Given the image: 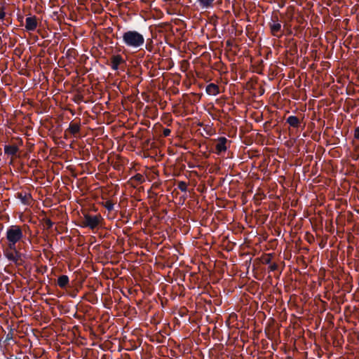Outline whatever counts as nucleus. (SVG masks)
I'll list each match as a JSON object with an SVG mask.
<instances>
[{
  "label": "nucleus",
  "instance_id": "16",
  "mask_svg": "<svg viewBox=\"0 0 359 359\" xmlns=\"http://www.w3.org/2000/svg\"><path fill=\"white\" fill-rule=\"evenodd\" d=\"M354 137L356 139H359V127L355 128L354 132Z\"/></svg>",
  "mask_w": 359,
  "mask_h": 359
},
{
  "label": "nucleus",
  "instance_id": "5",
  "mask_svg": "<svg viewBox=\"0 0 359 359\" xmlns=\"http://www.w3.org/2000/svg\"><path fill=\"white\" fill-rule=\"evenodd\" d=\"M226 138L221 137L219 139L218 142L215 144V149L217 154H220L226 150Z\"/></svg>",
  "mask_w": 359,
  "mask_h": 359
},
{
  "label": "nucleus",
  "instance_id": "17",
  "mask_svg": "<svg viewBox=\"0 0 359 359\" xmlns=\"http://www.w3.org/2000/svg\"><path fill=\"white\" fill-rule=\"evenodd\" d=\"M5 17V12L4 11H0V20L3 19Z\"/></svg>",
  "mask_w": 359,
  "mask_h": 359
},
{
  "label": "nucleus",
  "instance_id": "3",
  "mask_svg": "<svg viewBox=\"0 0 359 359\" xmlns=\"http://www.w3.org/2000/svg\"><path fill=\"white\" fill-rule=\"evenodd\" d=\"M101 219L100 215H85L82 222L83 226L93 229L100 224Z\"/></svg>",
  "mask_w": 359,
  "mask_h": 359
},
{
  "label": "nucleus",
  "instance_id": "19",
  "mask_svg": "<svg viewBox=\"0 0 359 359\" xmlns=\"http://www.w3.org/2000/svg\"><path fill=\"white\" fill-rule=\"evenodd\" d=\"M107 208L108 209H111L112 208V204L107 203Z\"/></svg>",
  "mask_w": 359,
  "mask_h": 359
},
{
  "label": "nucleus",
  "instance_id": "4",
  "mask_svg": "<svg viewBox=\"0 0 359 359\" xmlns=\"http://www.w3.org/2000/svg\"><path fill=\"white\" fill-rule=\"evenodd\" d=\"M270 29L271 34L277 37H280L283 35V32L281 29V24L278 21H273L270 24Z\"/></svg>",
  "mask_w": 359,
  "mask_h": 359
},
{
  "label": "nucleus",
  "instance_id": "14",
  "mask_svg": "<svg viewBox=\"0 0 359 359\" xmlns=\"http://www.w3.org/2000/svg\"><path fill=\"white\" fill-rule=\"evenodd\" d=\"M178 187L181 191H186L187 189V184L184 182H180L178 184Z\"/></svg>",
  "mask_w": 359,
  "mask_h": 359
},
{
  "label": "nucleus",
  "instance_id": "7",
  "mask_svg": "<svg viewBox=\"0 0 359 359\" xmlns=\"http://www.w3.org/2000/svg\"><path fill=\"white\" fill-rule=\"evenodd\" d=\"M123 62L122 57L120 55H116L112 56L111 58V67L113 69H118V66L121 63Z\"/></svg>",
  "mask_w": 359,
  "mask_h": 359
},
{
  "label": "nucleus",
  "instance_id": "2",
  "mask_svg": "<svg viewBox=\"0 0 359 359\" xmlns=\"http://www.w3.org/2000/svg\"><path fill=\"white\" fill-rule=\"evenodd\" d=\"M123 42L127 46L138 48L144 43V38L142 34L135 30H128L123 34Z\"/></svg>",
  "mask_w": 359,
  "mask_h": 359
},
{
  "label": "nucleus",
  "instance_id": "13",
  "mask_svg": "<svg viewBox=\"0 0 359 359\" xmlns=\"http://www.w3.org/2000/svg\"><path fill=\"white\" fill-rule=\"evenodd\" d=\"M215 0H198L200 4L203 8H209L212 6V3Z\"/></svg>",
  "mask_w": 359,
  "mask_h": 359
},
{
  "label": "nucleus",
  "instance_id": "15",
  "mask_svg": "<svg viewBox=\"0 0 359 359\" xmlns=\"http://www.w3.org/2000/svg\"><path fill=\"white\" fill-rule=\"evenodd\" d=\"M163 134L165 137H168L170 134V130L168 128H165L163 131Z\"/></svg>",
  "mask_w": 359,
  "mask_h": 359
},
{
  "label": "nucleus",
  "instance_id": "10",
  "mask_svg": "<svg viewBox=\"0 0 359 359\" xmlns=\"http://www.w3.org/2000/svg\"><path fill=\"white\" fill-rule=\"evenodd\" d=\"M4 151L8 155L15 156L18 151V147L15 145L5 146Z\"/></svg>",
  "mask_w": 359,
  "mask_h": 359
},
{
  "label": "nucleus",
  "instance_id": "18",
  "mask_svg": "<svg viewBox=\"0 0 359 359\" xmlns=\"http://www.w3.org/2000/svg\"><path fill=\"white\" fill-rule=\"evenodd\" d=\"M46 223V225L48 227H51L52 226V222L50 220H47Z\"/></svg>",
  "mask_w": 359,
  "mask_h": 359
},
{
  "label": "nucleus",
  "instance_id": "1",
  "mask_svg": "<svg viewBox=\"0 0 359 359\" xmlns=\"http://www.w3.org/2000/svg\"><path fill=\"white\" fill-rule=\"evenodd\" d=\"M22 238L23 232L20 226L12 225L7 229L3 252L8 260L15 265H21L22 263V254L18 249Z\"/></svg>",
  "mask_w": 359,
  "mask_h": 359
},
{
  "label": "nucleus",
  "instance_id": "6",
  "mask_svg": "<svg viewBox=\"0 0 359 359\" xmlns=\"http://www.w3.org/2000/svg\"><path fill=\"white\" fill-rule=\"evenodd\" d=\"M37 22L34 17H29L26 19L25 28L27 30H34L36 28Z\"/></svg>",
  "mask_w": 359,
  "mask_h": 359
},
{
  "label": "nucleus",
  "instance_id": "9",
  "mask_svg": "<svg viewBox=\"0 0 359 359\" xmlns=\"http://www.w3.org/2000/svg\"><path fill=\"white\" fill-rule=\"evenodd\" d=\"M81 125L77 122H71L69 127L68 128V131L69 133L72 135L77 134L80 130Z\"/></svg>",
  "mask_w": 359,
  "mask_h": 359
},
{
  "label": "nucleus",
  "instance_id": "11",
  "mask_svg": "<svg viewBox=\"0 0 359 359\" xmlns=\"http://www.w3.org/2000/svg\"><path fill=\"white\" fill-rule=\"evenodd\" d=\"M287 123L292 127L298 128L299 126V120L297 116H290L287 119Z\"/></svg>",
  "mask_w": 359,
  "mask_h": 359
},
{
  "label": "nucleus",
  "instance_id": "12",
  "mask_svg": "<svg viewBox=\"0 0 359 359\" xmlns=\"http://www.w3.org/2000/svg\"><path fill=\"white\" fill-rule=\"evenodd\" d=\"M69 283V278L66 275L60 276L57 279V284L58 285L64 288Z\"/></svg>",
  "mask_w": 359,
  "mask_h": 359
},
{
  "label": "nucleus",
  "instance_id": "8",
  "mask_svg": "<svg viewBox=\"0 0 359 359\" xmlns=\"http://www.w3.org/2000/svg\"><path fill=\"white\" fill-rule=\"evenodd\" d=\"M206 92L209 95H216L219 93V87L214 83H210L206 87Z\"/></svg>",
  "mask_w": 359,
  "mask_h": 359
}]
</instances>
